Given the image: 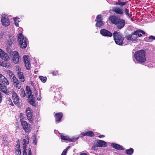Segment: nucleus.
Here are the masks:
<instances>
[{"label":"nucleus","mask_w":155,"mask_h":155,"mask_svg":"<svg viewBox=\"0 0 155 155\" xmlns=\"http://www.w3.org/2000/svg\"><path fill=\"white\" fill-rule=\"evenodd\" d=\"M2 92L6 94H9L12 93V98L14 104L17 105H19L20 103L19 98L17 94L12 89L10 88H2Z\"/></svg>","instance_id":"1"},{"label":"nucleus","mask_w":155,"mask_h":155,"mask_svg":"<svg viewBox=\"0 0 155 155\" xmlns=\"http://www.w3.org/2000/svg\"><path fill=\"white\" fill-rule=\"evenodd\" d=\"M142 33L144 35L145 32L143 30L140 29L137 30L131 33V34L127 35L125 36V38L127 40L131 41H137L139 37L142 36Z\"/></svg>","instance_id":"2"},{"label":"nucleus","mask_w":155,"mask_h":155,"mask_svg":"<svg viewBox=\"0 0 155 155\" xmlns=\"http://www.w3.org/2000/svg\"><path fill=\"white\" fill-rule=\"evenodd\" d=\"M146 52L143 50H141L136 51L134 54L136 60L140 63H143L146 61Z\"/></svg>","instance_id":"3"},{"label":"nucleus","mask_w":155,"mask_h":155,"mask_svg":"<svg viewBox=\"0 0 155 155\" xmlns=\"http://www.w3.org/2000/svg\"><path fill=\"white\" fill-rule=\"evenodd\" d=\"M114 39L116 44L119 45H122L123 44L124 37L122 34L117 31H114L113 33Z\"/></svg>","instance_id":"4"},{"label":"nucleus","mask_w":155,"mask_h":155,"mask_svg":"<svg viewBox=\"0 0 155 155\" xmlns=\"http://www.w3.org/2000/svg\"><path fill=\"white\" fill-rule=\"evenodd\" d=\"M18 41L20 48H25L26 47L27 45V39L22 33H19L18 35Z\"/></svg>","instance_id":"5"},{"label":"nucleus","mask_w":155,"mask_h":155,"mask_svg":"<svg viewBox=\"0 0 155 155\" xmlns=\"http://www.w3.org/2000/svg\"><path fill=\"white\" fill-rule=\"evenodd\" d=\"M10 54L12 55L13 62L15 64H18L20 59V56L18 52L17 51H12L11 52Z\"/></svg>","instance_id":"6"},{"label":"nucleus","mask_w":155,"mask_h":155,"mask_svg":"<svg viewBox=\"0 0 155 155\" xmlns=\"http://www.w3.org/2000/svg\"><path fill=\"white\" fill-rule=\"evenodd\" d=\"M21 124L22 128L26 133H29L31 131V125L26 121H22Z\"/></svg>","instance_id":"7"},{"label":"nucleus","mask_w":155,"mask_h":155,"mask_svg":"<svg viewBox=\"0 0 155 155\" xmlns=\"http://www.w3.org/2000/svg\"><path fill=\"white\" fill-rule=\"evenodd\" d=\"M26 91H29L30 94L28 95L29 98H30L28 102L29 103L33 106H35L36 105L35 98L33 97V95L32 94V92L30 90V88H26Z\"/></svg>","instance_id":"8"},{"label":"nucleus","mask_w":155,"mask_h":155,"mask_svg":"<svg viewBox=\"0 0 155 155\" xmlns=\"http://www.w3.org/2000/svg\"><path fill=\"white\" fill-rule=\"evenodd\" d=\"M95 21L97 22L95 24L96 27H100L104 25L103 21V18L101 15H97L95 20Z\"/></svg>","instance_id":"9"},{"label":"nucleus","mask_w":155,"mask_h":155,"mask_svg":"<svg viewBox=\"0 0 155 155\" xmlns=\"http://www.w3.org/2000/svg\"><path fill=\"white\" fill-rule=\"evenodd\" d=\"M26 115L28 119L30 121L32 122L33 119L32 117V112L31 109L29 107H27L26 109Z\"/></svg>","instance_id":"10"},{"label":"nucleus","mask_w":155,"mask_h":155,"mask_svg":"<svg viewBox=\"0 0 155 155\" xmlns=\"http://www.w3.org/2000/svg\"><path fill=\"white\" fill-rule=\"evenodd\" d=\"M1 21L2 24L5 26H8L10 24V21L7 16L4 15L1 18Z\"/></svg>","instance_id":"11"},{"label":"nucleus","mask_w":155,"mask_h":155,"mask_svg":"<svg viewBox=\"0 0 155 155\" xmlns=\"http://www.w3.org/2000/svg\"><path fill=\"white\" fill-rule=\"evenodd\" d=\"M100 33L103 36L107 37H111L113 35L110 31L105 29H101Z\"/></svg>","instance_id":"12"},{"label":"nucleus","mask_w":155,"mask_h":155,"mask_svg":"<svg viewBox=\"0 0 155 155\" xmlns=\"http://www.w3.org/2000/svg\"><path fill=\"white\" fill-rule=\"evenodd\" d=\"M125 21L124 19H121L120 18L117 21L116 25L117 28L119 29H121L123 28L125 25Z\"/></svg>","instance_id":"13"},{"label":"nucleus","mask_w":155,"mask_h":155,"mask_svg":"<svg viewBox=\"0 0 155 155\" xmlns=\"http://www.w3.org/2000/svg\"><path fill=\"white\" fill-rule=\"evenodd\" d=\"M63 117V114L61 112L58 113L54 115L55 121L56 123H59L61 122L62 117Z\"/></svg>","instance_id":"14"},{"label":"nucleus","mask_w":155,"mask_h":155,"mask_svg":"<svg viewBox=\"0 0 155 155\" xmlns=\"http://www.w3.org/2000/svg\"><path fill=\"white\" fill-rule=\"evenodd\" d=\"M23 61H24L25 66L28 70H30L31 66V64L29 62L28 57L27 55H24L23 56Z\"/></svg>","instance_id":"15"},{"label":"nucleus","mask_w":155,"mask_h":155,"mask_svg":"<svg viewBox=\"0 0 155 155\" xmlns=\"http://www.w3.org/2000/svg\"><path fill=\"white\" fill-rule=\"evenodd\" d=\"M120 18L115 15H112L109 17V20L113 24L115 25L117 24V21Z\"/></svg>","instance_id":"16"},{"label":"nucleus","mask_w":155,"mask_h":155,"mask_svg":"<svg viewBox=\"0 0 155 155\" xmlns=\"http://www.w3.org/2000/svg\"><path fill=\"white\" fill-rule=\"evenodd\" d=\"M112 11L117 14L123 15L124 14L123 9L119 7L113 8Z\"/></svg>","instance_id":"17"},{"label":"nucleus","mask_w":155,"mask_h":155,"mask_svg":"<svg viewBox=\"0 0 155 155\" xmlns=\"http://www.w3.org/2000/svg\"><path fill=\"white\" fill-rule=\"evenodd\" d=\"M60 137L61 139L62 140H67L71 142H75L77 140V138H71L68 136H65L63 135H61Z\"/></svg>","instance_id":"18"},{"label":"nucleus","mask_w":155,"mask_h":155,"mask_svg":"<svg viewBox=\"0 0 155 155\" xmlns=\"http://www.w3.org/2000/svg\"><path fill=\"white\" fill-rule=\"evenodd\" d=\"M0 58L5 61H7L9 60V57L7 54L5 53L3 51L0 54Z\"/></svg>","instance_id":"19"},{"label":"nucleus","mask_w":155,"mask_h":155,"mask_svg":"<svg viewBox=\"0 0 155 155\" xmlns=\"http://www.w3.org/2000/svg\"><path fill=\"white\" fill-rule=\"evenodd\" d=\"M81 135L82 137L87 136L92 137L94 136V133L92 131L90 130L82 132L81 134Z\"/></svg>","instance_id":"20"},{"label":"nucleus","mask_w":155,"mask_h":155,"mask_svg":"<svg viewBox=\"0 0 155 155\" xmlns=\"http://www.w3.org/2000/svg\"><path fill=\"white\" fill-rule=\"evenodd\" d=\"M25 139L23 140V149H26L27 145L28 144L29 140V138L28 135H25Z\"/></svg>","instance_id":"21"},{"label":"nucleus","mask_w":155,"mask_h":155,"mask_svg":"<svg viewBox=\"0 0 155 155\" xmlns=\"http://www.w3.org/2000/svg\"><path fill=\"white\" fill-rule=\"evenodd\" d=\"M96 145L98 147H105L107 146V143L106 142L103 140H99L97 141Z\"/></svg>","instance_id":"22"},{"label":"nucleus","mask_w":155,"mask_h":155,"mask_svg":"<svg viewBox=\"0 0 155 155\" xmlns=\"http://www.w3.org/2000/svg\"><path fill=\"white\" fill-rule=\"evenodd\" d=\"M0 82L3 84L5 85H8L9 84V82L8 80L3 75L0 77Z\"/></svg>","instance_id":"23"},{"label":"nucleus","mask_w":155,"mask_h":155,"mask_svg":"<svg viewBox=\"0 0 155 155\" xmlns=\"http://www.w3.org/2000/svg\"><path fill=\"white\" fill-rule=\"evenodd\" d=\"M17 74L20 81L22 82H24L25 81V79L23 73L19 71L18 72Z\"/></svg>","instance_id":"24"},{"label":"nucleus","mask_w":155,"mask_h":155,"mask_svg":"<svg viewBox=\"0 0 155 155\" xmlns=\"http://www.w3.org/2000/svg\"><path fill=\"white\" fill-rule=\"evenodd\" d=\"M111 146L113 148L117 150H122V147L120 145L114 143H112L111 144Z\"/></svg>","instance_id":"25"},{"label":"nucleus","mask_w":155,"mask_h":155,"mask_svg":"<svg viewBox=\"0 0 155 155\" xmlns=\"http://www.w3.org/2000/svg\"><path fill=\"white\" fill-rule=\"evenodd\" d=\"M0 65L1 66L8 68L10 66V64L9 63L2 61L0 60Z\"/></svg>","instance_id":"26"},{"label":"nucleus","mask_w":155,"mask_h":155,"mask_svg":"<svg viewBox=\"0 0 155 155\" xmlns=\"http://www.w3.org/2000/svg\"><path fill=\"white\" fill-rule=\"evenodd\" d=\"M124 13L125 14L129 17L130 18L132 16V15L131 14V12H130L129 13V11L128 9L127 8H126L124 9Z\"/></svg>","instance_id":"27"},{"label":"nucleus","mask_w":155,"mask_h":155,"mask_svg":"<svg viewBox=\"0 0 155 155\" xmlns=\"http://www.w3.org/2000/svg\"><path fill=\"white\" fill-rule=\"evenodd\" d=\"M134 149L130 148L129 149H127L125 150V153L128 155H132L134 152Z\"/></svg>","instance_id":"28"},{"label":"nucleus","mask_w":155,"mask_h":155,"mask_svg":"<svg viewBox=\"0 0 155 155\" xmlns=\"http://www.w3.org/2000/svg\"><path fill=\"white\" fill-rule=\"evenodd\" d=\"M128 2H121L120 1H118L117 2L115 3V5H119L120 6H123L125 5L128 3Z\"/></svg>","instance_id":"29"},{"label":"nucleus","mask_w":155,"mask_h":155,"mask_svg":"<svg viewBox=\"0 0 155 155\" xmlns=\"http://www.w3.org/2000/svg\"><path fill=\"white\" fill-rule=\"evenodd\" d=\"M10 39L8 40V44L10 46H11L12 45L13 42L14 41L13 37L12 36H10L9 37Z\"/></svg>","instance_id":"30"},{"label":"nucleus","mask_w":155,"mask_h":155,"mask_svg":"<svg viewBox=\"0 0 155 155\" xmlns=\"http://www.w3.org/2000/svg\"><path fill=\"white\" fill-rule=\"evenodd\" d=\"M7 103L8 104L11 106H14V104L12 101L11 98L9 97L7 98L6 99Z\"/></svg>","instance_id":"31"},{"label":"nucleus","mask_w":155,"mask_h":155,"mask_svg":"<svg viewBox=\"0 0 155 155\" xmlns=\"http://www.w3.org/2000/svg\"><path fill=\"white\" fill-rule=\"evenodd\" d=\"M16 147L17 148L15 151V153H16V152H21L20 147V145L19 140H18V141L17 142V144L16 146Z\"/></svg>","instance_id":"32"},{"label":"nucleus","mask_w":155,"mask_h":155,"mask_svg":"<svg viewBox=\"0 0 155 155\" xmlns=\"http://www.w3.org/2000/svg\"><path fill=\"white\" fill-rule=\"evenodd\" d=\"M39 78L41 81L43 83H45L47 80V78L46 77H43V76H39Z\"/></svg>","instance_id":"33"},{"label":"nucleus","mask_w":155,"mask_h":155,"mask_svg":"<svg viewBox=\"0 0 155 155\" xmlns=\"http://www.w3.org/2000/svg\"><path fill=\"white\" fill-rule=\"evenodd\" d=\"M13 20L14 21V24H15V25L17 27H18L19 26L18 23L19 22V21L17 18H13Z\"/></svg>","instance_id":"34"},{"label":"nucleus","mask_w":155,"mask_h":155,"mask_svg":"<svg viewBox=\"0 0 155 155\" xmlns=\"http://www.w3.org/2000/svg\"><path fill=\"white\" fill-rule=\"evenodd\" d=\"M19 118L20 119V121L21 123L22 122V121H25V120H24V116L23 114L22 113H20L19 115Z\"/></svg>","instance_id":"35"},{"label":"nucleus","mask_w":155,"mask_h":155,"mask_svg":"<svg viewBox=\"0 0 155 155\" xmlns=\"http://www.w3.org/2000/svg\"><path fill=\"white\" fill-rule=\"evenodd\" d=\"M70 147V146L68 147L66 149H64L61 155H66L67 151L68 149Z\"/></svg>","instance_id":"36"},{"label":"nucleus","mask_w":155,"mask_h":155,"mask_svg":"<svg viewBox=\"0 0 155 155\" xmlns=\"http://www.w3.org/2000/svg\"><path fill=\"white\" fill-rule=\"evenodd\" d=\"M14 86L16 87H21L19 81L18 80V81H16L15 83L13 84Z\"/></svg>","instance_id":"37"},{"label":"nucleus","mask_w":155,"mask_h":155,"mask_svg":"<svg viewBox=\"0 0 155 155\" xmlns=\"http://www.w3.org/2000/svg\"><path fill=\"white\" fill-rule=\"evenodd\" d=\"M33 143L35 145H36L37 143V141L36 140V137L35 135H34L33 137Z\"/></svg>","instance_id":"38"},{"label":"nucleus","mask_w":155,"mask_h":155,"mask_svg":"<svg viewBox=\"0 0 155 155\" xmlns=\"http://www.w3.org/2000/svg\"><path fill=\"white\" fill-rule=\"evenodd\" d=\"M8 76L10 79H11V78L13 77V76H14L13 73L10 71H9L8 72Z\"/></svg>","instance_id":"39"},{"label":"nucleus","mask_w":155,"mask_h":155,"mask_svg":"<svg viewBox=\"0 0 155 155\" xmlns=\"http://www.w3.org/2000/svg\"><path fill=\"white\" fill-rule=\"evenodd\" d=\"M2 88H1V89L0 90V103L2 102V97H3V96H2V94L1 92V91H2Z\"/></svg>","instance_id":"40"},{"label":"nucleus","mask_w":155,"mask_h":155,"mask_svg":"<svg viewBox=\"0 0 155 155\" xmlns=\"http://www.w3.org/2000/svg\"><path fill=\"white\" fill-rule=\"evenodd\" d=\"M149 40H151L152 41L153 40H155V37L153 36H151L149 37Z\"/></svg>","instance_id":"41"},{"label":"nucleus","mask_w":155,"mask_h":155,"mask_svg":"<svg viewBox=\"0 0 155 155\" xmlns=\"http://www.w3.org/2000/svg\"><path fill=\"white\" fill-rule=\"evenodd\" d=\"M58 72L57 71H53L51 73V74L55 76L57 75V74L58 73Z\"/></svg>","instance_id":"42"},{"label":"nucleus","mask_w":155,"mask_h":155,"mask_svg":"<svg viewBox=\"0 0 155 155\" xmlns=\"http://www.w3.org/2000/svg\"><path fill=\"white\" fill-rule=\"evenodd\" d=\"M21 94L22 97H24L25 96V92L24 90H23V91H22L21 92Z\"/></svg>","instance_id":"43"},{"label":"nucleus","mask_w":155,"mask_h":155,"mask_svg":"<svg viewBox=\"0 0 155 155\" xmlns=\"http://www.w3.org/2000/svg\"><path fill=\"white\" fill-rule=\"evenodd\" d=\"M28 155H32V153L31 151V149L30 148L28 149Z\"/></svg>","instance_id":"44"},{"label":"nucleus","mask_w":155,"mask_h":155,"mask_svg":"<svg viewBox=\"0 0 155 155\" xmlns=\"http://www.w3.org/2000/svg\"><path fill=\"white\" fill-rule=\"evenodd\" d=\"M7 138V136H6L5 135H2V139L3 140H6Z\"/></svg>","instance_id":"45"},{"label":"nucleus","mask_w":155,"mask_h":155,"mask_svg":"<svg viewBox=\"0 0 155 155\" xmlns=\"http://www.w3.org/2000/svg\"><path fill=\"white\" fill-rule=\"evenodd\" d=\"M23 155H27V153L26 152V149H23Z\"/></svg>","instance_id":"46"},{"label":"nucleus","mask_w":155,"mask_h":155,"mask_svg":"<svg viewBox=\"0 0 155 155\" xmlns=\"http://www.w3.org/2000/svg\"><path fill=\"white\" fill-rule=\"evenodd\" d=\"M12 81H13L14 80H15V79H17V78H16V77L15 76V75L14 76H13V77H12V78H11V79H10Z\"/></svg>","instance_id":"47"},{"label":"nucleus","mask_w":155,"mask_h":155,"mask_svg":"<svg viewBox=\"0 0 155 155\" xmlns=\"http://www.w3.org/2000/svg\"><path fill=\"white\" fill-rule=\"evenodd\" d=\"M15 155H21V152H16V153H15Z\"/></svg>","instance_id":"48"},{"label":"nucleus","mask_w":155,"mask_h":155,"mask_svg":"<svg viewBox=\"0 0 155 155\" xmlns=\"http://www.w3.org/2000/svg\"><path fill=\"white\" fill-rule=\"evenodd\" d=\"M12 81L13 82V84H14V83H15V82H16V81H18V80L17 79H15V80H14Z\"/></svg>","instance_id":"49"},{"label":"nucleus","mask_w":155,"mask_h":155,"mask_svg":"<svg viewBox=\"0 0 155 155\" xmlns=\"http://www.w3.org/2000/svg\"><path fill=\"white\" fill-rule=\"evenodd\" d=\"M80 155H87V154L86 153H81Z\"/></svg>","instance_id":"50"},{"label":"nucleus","mask_w":155,"mask_h":155,"mask_svg":"<svg viewBox=\"0 0 155 155\" xmlns=\"http://www.w3.org/2000/svg\"><path fill=\"white\" fill-rule=\"evenodd\" d=\"M104 137V135H100L98 136V137H99V138H102V137Z\"/></svg>","instance_id":"51"},{"label":"nucleus","mask_w":155,"mask_h":155,"mask_svg":"<svg viewBox=\"0 0 155 155\" xmlns=\"http://www.w3.org/2000/svg\"><path fill=\"white\" fill-rule=\"evenodd\" d=\"M31 83L32 86H33L34 85V84H33V83L32 81L31 82Z\"/></svg>","instance_id":"52"},{"label":"nucleus","mask_w":155,"mask_h":155,"mask_svg":"<svg viewBox=\"0 0 155 155\" xmlns=\"http://www.w3.org/2000/svg\"><path fill=\"white\" fill-rule=\"evenodd\" d=\"M3 87V86H2V85L0 83V87Z\"/></svg>","instance_id":"53"},{"label":"nucleus","mask_w":155,"mask_h":155,"mask_svg":"<svg viewBox=\"0 0 155 155\" xmlns=\"http://www.w3.org/2000/svg\"><path fill=\"white\" fill-rule=\"evenodd\" d=\"M37 99L38 101H39L40 100V98H38Z\"/></svg>","instance_id":"54"},{"label":"nucleus","mask_w":155,"mask_h":155,"mask_svg":"<svg viewBox=\"0 0 155 155\" xmlns=\"http://www.w3.org/2000/svg\"><path fill=\"white\" fill-rule=\"evenodd\" d=\"M26 87H30L29 86H28L27 85V86H26Z\"/></svg>","instance_id":"55"},{"label":"nucleus","mask_w":155,"mask_h":155,"mask_svg":"<svg viewBox=\"0 0 155 155\" xmlns=\"http://www.w3.org/2000/svg\"><path fill=\"white\" fill-rule=\"evenodd\" d=\"M131 20H133V18H131Z\"/></svg>","instance_id":"56"},{"label":"nucleus","mask_w":155,"mask_h":155,"mask_svg":"<svg viewBox=\"0 0 155 155\" xmlns=\"http://www.w3.org/2000/svg\"><path fill=\"white\" fill-rule=\"evenodd\" d=\"M4 86V87H6V86Z\"/></svg>","instance_id":"57"}]
</instances>
